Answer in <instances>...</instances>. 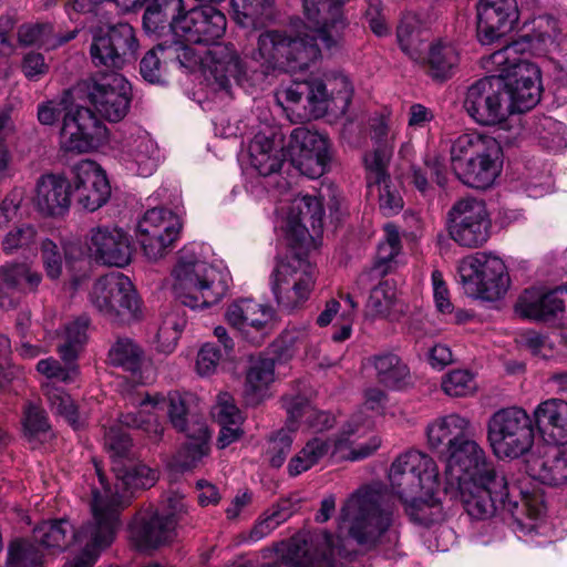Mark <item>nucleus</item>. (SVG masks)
<instances>
[{
    "label": "nucleus",
    "mask_w": 567,
    "mask_h": 567,
    "mask_svg": "<svg viewBox=\"0 0 567 567\" xmlns=\"http://www.w3.org/2000/svg\"><path fill=\"white\" fill-rule=\"evenodd\" d=\"M347 0H303L306 29L296 34L266 30L257 38L250 58L264 73L296 72L307 69L320 56L319 39L326 49L337 48L347 25L341 7Z\"/></svg>",
    "instance_id": "nucleus-1"
},
{
    "label": "nucleus",
    "mask_w": 567,
    "mask_h": 567,
    "mask_svg": "<svg viewBox=\"0 0 567 567\" xmlns=\"http://www.w3.org/2000/svg\"><path fill=\"white\" fill-rule=\"evenodd\" d=\"M370 364L375 370L378 381L389 389H402L410 383L408 365L394 353L385 352L371 357Z\"/></svg>",
    "instance_id": "nucleus-46"
},
{
    "label": "nucleus",
    "mask_w": 567,
    "mask_h": 567,
    "mask_svg": "<svg viewBox=\"0 0 567 567\" xmlns=\"http://www.w3.org/2000/svg\"><path fill=\"white\" fill-rule=\"evenodd\" d=\"M293 513L292 503L289 499H284L270 512L265 515L254 525L250 530L249 538L252 542H258L268 536L280 524L286 522Z\"/></svg>",
    "instance_id": "nucleus-59"
},
{
    "label": "nucleus",
    "mask_w": 567,
    "mask_h": 567,
    "mask_svg": "<svg viewBox=\"0 0 567 567\" xmlns=\"http://www.w3.org/2000/svg\"><path fill=\"white\" fill-rule=\"evenodd\" d=\"M534 419L520 406L512 405L494 412L487 421V441L499 460H517L534 445Z\"/></svg>",
    "instance_id": "nucleus-8"
},
{
    "label": "nucleus",
    "mask_w": 567,
    "mask_h": 567,
    "mask_svg": "<svg viewBox=\"0 0 567 567\" xmlns=\"http://www.w3.org/2000/svg\"><path fill=\"white\" fill-rule=\"evenodd\" d=\"M22 434L31 449H39L54 437L48 414L40 405L28 402L23 408Z\"/></svg>",
    "instance_id": "nucleus-45"
},
{
    "label": "nucleus",
    "mask_w": 567,
    "mask_h": 567,
    "mask_svg": "<svg viewBox=\"0 0 567 567\" xmlns=\"http://www.w3.org/2000/svg\"><path fill=\"white\" fill-rule=\"evenodd\" d=\"M457 272L462 284L509 282L505 262L497 256L476 252L460 260Z\"/></svg>",
    "instance_id": "nucleus-33"
},
{
    "label": "nucleus",
    "mask_w": 567,
    "mask_h": 567,
    "mask_svg": "<svg viewBox=\"0 0 567 567\" xmlns=\"http://www.w3.org/2000/svg\"><path fill=\"white\" fill-rule=\"evenodd\" d=\"M185 326V315L181 309L173 308L163 311L154 341L156 350L163 353H172Z\"/></svg>",
    "instance_id": "nucleus-51"
},
{
    "label": "nucleus",
    "mask_w": 567,
    "mask_h": 567,
    "mask_svg": "<svg viewBox=\"0 0 567 567\" xmlns=\"http://www.w3.org/2000/svg\"><path fill=\"white\" fill-rule=\"evenodd\" d=\"M250 165L262 176L277 173L284 163V146L275 135L257 133L249 144Z\"/></svg>",
    "instance_id": "nucleus-40"
},
{
    "label": "nucleus",
    "mask_w": 567,
    "mask_h": 567,
    "mask_svg": "<svg viewBox=\"0 0 567 567\" xmlns=\"http://www.w3.org/2000/svg\"><path fill=\"white\" fill-rule=\"evenodd\" d=\"M92 306L109 321L130 323L142 316V299L134 286H92Z\"/></svg>",
    "instance_id": "nucleus-23"
},
{
    "label": "nucleus",
    "mask_w": 567,
    "mask_h": 567,
    "mask_svg": "<svg viewBox=\"0 0 567 567\" xmlns=\"http://www.w3.org/2000/svg\"><path fill=\"white\" fill-rule=\"evenodd\" d=\"M312 543L316 548L310 553L303 537H292L287 545L284 559L298 567H333L334 558L343 553L341 539L327 530L317 534Z\"/></svg>",
    "instance_id": "nucleus-26"
},
{
    "label": "nucleus",
    "mask_w": 567,
    "mask_h": 567,
    "mask_svg": "<svg viewBox=\"0 0 567 567\" xmlns=\"http://www.w3.org/2000/svg\"><path fill=\"white\" fill-rule=\"evenodd\" d=\"M80 528L75 529L66 518L43 520L33 529V540L52 554L63 553L78 542Z\"/></svg>",
    "instance_id": "nucleus-39"
},
{
    "label": "nucleus",
    "mask_w": 567,
    "mask_h": 567,
    "mask_svg": "<svg viewBox=\"0 0 567 567\" xmlns=\"http://www.w3.org/2000/svg\"><path fill=\"white\" fill-rule=\"evenodd\" d=\"M37 229L30 224H23L9 230L1 241L2 251L12 255L19 250L29 249L37 239Z\"/></svg>",
    "instance_id": "nucleus-63"
},
{
    "label": "nucleus",
    "mask_w": 567,
    "mask_h": 567,
    "mask_svg": "<svg viewBox=\"0 0 567 567\" xmlns=\"http://www.w3.org/2000/svg\"><path fill=\"white\" fill-rule=\"evenodd\" d=\"M212 414L220 425L218 435V446L220 449H225L240 437L243 434L240 429L243 415L229 393L223 392L218 394Z\"/></svg>",
    "instance_id": "nucleus-42"
},
{
    "label": "nucleus",
    "mask_w": 567,
    "mask_h": 567,
    "mask_svg": "<svg viewBox=\"0 0 567 567\" xmlns=\"http://www.w3.org/2000/svg\"><path fill=\"white\" fill-rule=\"evenodd\" d=\"M71 172V188L82 208L95 212L107 203L111 186L105 172L96 162L82 159L72 166Z\"/></svg>",
    "instance_id": "nucleus-24"
},
{
    "label": "nucleus",
    "mask_w": 567,
    "mask_h": 567,
    "mask_svg": "<svg viewBox=\"0 0 567 567\" xmlns=\"http://www.w3.org/2000/svg\"><path fill=\"white\" fill-rule=\"evenodd\" d=\"M534 476L543 484L559 486L567 483V458L555 454L551 458L537 461Z\"/></svg>",
    "instance_id": "nucleus-60"
},
{
    "label": "nucleus",
    "mask_w": 567,
    "mask_h": 567,
    "mask_svg": "<svg viewBox=\"0 0 567 567\" xmlns=\"http://www.w3.org/2000/svg\"><path fill=\"white\" fill-rule=\"evenodd\" d=\"M472 422L457 413H451L433 420L426 426L429 447L442 457L462 440L471 434Z\"/></svg>",
    "instance_id": "nucleus-34"
},
{
    "label": "nucleus",
    "mask_w": 567,
    "mask_h": 567,
    "mask_svg": "<svg viewBox=\"0 0 567 567\" xmlns=\"http://www.w3.org/2000/svg\"><path fill=\"white\" fill-rule=\"evenodd\" d=\"M372 426L370 416H364L359 411L347 422L339 435L332 441L327 437L316 436L310 439L305 446L290 460L288 473L298 476L319 464L329 454H334L343 449H349L348 458L358 461L370 456L380 445L378 436H371L364 443L357 441Z\"/></svg>",
    "instance_id": "nucleus-6"
},
{
    "label": "nucleus",
    "mask_w": 567,
    "mask_h": 567,
    "mask_svg": "<svg viewBox=\"0 0 567 567\" xmlns=\"http://www.w3.org/2000/svg\"><path fill=\"white\" fill-rule=\"evenodd\" d=\"M7 563L9 567H42L43 555L34 544L16 540L9 547Z\"/></svg>",
    "instance_id": "nucleus-61"
},
{
    "label": "nucleus",
    "mask_w": 567,
    "mask_h": 567,
    "mask_svg": "<svg viewBox=\"0 0 567 567\" xmlns=\"http://www.w3.org/2000/svg\"><path fill=\"white\" fill-rule=\"evenodd\" d=\"M476 9L477 33L484 44L504 35L518 19L515 0H480Z\"/></svg>",
    "instance_id": "nucleus-29"
},
{
    "label": "nucleus",
    "mask_w": 567,
    "mask_h": 567,
    "mask_svg": "<svg viewBox=\"0 0 567 567\" xmlns=\"http://www.w3.org/2000/svg\"><path fill=\"white\" fill-rule=\"evenodd\" d=\"M101 487L92 491L90 502L92 519L80 527V536L74 546L80 553L69 559L63 567H93L101 553L114 540L120 525V513L125 501L113 494L101 476Z\"/></svg>",
    "instance_id": "nucleus-4"
},
{
    "label": "nucleus",
    "mask_w": 567,
    "mask_h": 567,
    "mask_svg": "<svg viewBox=\"0 0 567 567\" xmlns=\"http://www.w3.org/2000/svg\"><path fill=\"white\" fill-rule=\"evenodd\" d=\"M91 320L82 315L68 322L61 334V343L58 346V352L65 363H74L87 342V329Z\"/></svg>",
    "instance_id": "nucleus-49"
},
{
    "label": "nucleus",
    "mask_w": 567,
    "mask_h": 567,
    "mask_svg": "<svg viewBox=\"0 0 567 567\" xmlns=\"http://www.w3.org/2000/svg\"><path fill=\"white\" fill-rule=\"evenodd\" d=\"M107 137L106 126L84 106L65 112L60 130V147L66 153H89L100 147Z\"/></svg>",
    "instance_id": "nucleus-18"
},
{
    "label": "nucleus",
    "mask_w": 567,
    "mask_h": 567,
    "mask_svg": "<svg viewBox=\"0 0 567 567\" xmlns=\"http://www.w3.org/2000/svg\"><path fill=\"white\" fill-rule=\"evenodd\" d=\"M392 514V506L382 493L360 488L343 504L340 519L349 524V534L360 546L386 550L399 539L396 530L391 528Z\"/></svg>",
    "instance_id": "nucleus-3"
},
{
    "label": "nucleus",
    "mask_w": 567,
    "mask_h": 567,
    "mask_svg": "<svg viewBox=\"0 0 567 567\" xmlns=\"http://www.w3.org/2000/svg\"><path fill=\"white\" fill-rule=\"evenodd\" d=\"M306 83L308 87L306 92V100L309 107L308 116L315 118L321 117L327 113L329 104L332 101L327 91V85H324L321 79L306 81Z\"/></svg>",
    "instance_id": "nucleus-64"
},
{
    "label": "nucleus",
    "mask_w": 567,
    "mask_h": 567,
    "mask_svg": "<svg viewBox=\"0 0 567 567\" xmlns=\"http://www.w3.org/2000/svg\"><path fill=\"white\" fill-rule=\"evenodd\" d=\"M389 159V152L384 150H378L364 156L367 183L371 190L377 187L380 210L384 216L395 215L403 208L401 195L389 184V175L386 173Z\"/></svg>",
    "instance_id": "nucleus-31"
},
{
    "label": "nucleus",
    "mask_w": 567,
    "mask_h": 567,
    "mask_svg": "<svg viewBox=\"0 0 567 567\" xmlns=\"http://www.w3.org/2000/svg\"><path fill=\"white\" fill-rule=\"evenodd\" d=\"M192 396L178 391L169 392L167 396L146 395L140 402V410L122 414L120 423L126 427L142 429L148 436L158 439L163 434V426L153 412L166 408L168 419L178 432L186 433L192 430V422L188 421V404Z\"/></svg>",
    "instance_id": "nucleus-12"
},
{
    "label": "nucleus",
    "mask_w": 567,
    "mask_h": 567,
    "mask_svg": "<svg viewBox=\"0 0 567 567\" xmlns=\"http://www.w3.org/2000/svg\"><path fill=\"white\" fill-rule=\"evenodd\" d=\"M183 0H153L143 14L146 33L161 37L166 31L173 34V22L184 12Z\"/></svg>",
    "instance_id": "nucleus-43"
},
{
    "label": "nucleus",
    "mask_w": 567,
    "mask_h": 567,
    "mask_svg": "<svg viewBox=\"0 0 567 567\" xmlns=\"http://www.w3.org/2000/svg\"><path fill=\"white\" fill-rule=\"evenodd\" d=\"M187 43L178 38H174L171 43H158L164 62L187 71L202 64L206 78H213L220 89H227L230 80L239 84L246 78L245 65L233 44H216L208 51L206 60L202 61Z\"/></svg>",
    "instance_id": "nucleus-7"
},
{
    "label": "nucleus",
    "mask_w": 567,
    "mask_h": 567,
    "mask_svg": "<svg viewBox=\"0 0 567 567\" xmlns=\"http://www.w3.org/2000/svg\"><path fill=\"white\" fill-rule=\"evenodd\" d=\"M90 55L95 66L107 69H122L124 65L120 54L115 52L112 40L103 29L94 31L90 47Z\"/></svg>",
    "instance_id": "nucleus-57"
},
{
    "label": "nucleus",
    "mask_w": 567,
    "mask_h": 567,
    "mask_svg": "<svg viewBox=\"0 0 567 567\" xmlns=\"http://www.w3.org/2000/svg\"><path fill=\"white\" fill-rule=\"evenodd\" d=\"M71 189L68 178L54 174L44 175L37 183L34 204L45 215H61L70 207Z\"/></svg>",
    "instance_id": "nucleus-36"
},
{
    "label": "nucleus",
    "mask_w": 567,
    "mask_h": 567,
    "mask_svg": "<svg viewBox=\"0 0 567 567\" xmlns=\"http://www.w3.org/2000/svg\"><path fill=\"white\" fill-rule=\"evenodd\" d=\"M105 33L112 40L115 52L120 54L123 65L135 59L138 41L132 25L128 23H117L110 27Z\"/></svg>",
    "instance_id": "nucleus-58"
},
{
    "label": "nucleus",
    "mask_w": 567,
    "mask_h": 567,
    "mask_svg": "<svg viewBox=\"0 0 567 567\" xmlns=\"http://www.w3.org/2000/svg\"><path fill=\"white\" fill-rule=\"evenodd\" d=\"M454 488L460 492L466 513L474 519H487L498 508L506 509L512 515H516L519 509L518 503L511 499L504 473L481 481H470Z\"/></svg>",
    "instance_id": "nucleus-13"
},
{
    "label": "nucleus",
    "mask_w": 567,
    "mask_h": 567,
    "mask_svg": "<svg viewBox=\"0 0 567 567\" xmlns=\"http://www.w3.org/2000/svg\"><path fill=\"white\" fill-rule=\"evenodd\" d=\"M474 374L464 369L449 372L442 379V390L449 396H467L476 391Z\"/></svg>",
    "instance_id": "nucleus-62"
},
{
    "label": "nucleus",
    "mask_w": 567,
    "mask_h": 567,
    "mask_svg": "<svg viewBox=\"0 0 567 567\" xmlns=\"http://www.w3.org/2000/svg\"><path fill=\"white\" fill-rule=\"evenodd\" d=\"M227 19L213 6H199L185 11L173 22V38L192 44L213 45L225 34Z\"/></svg>",
    "instance_id": "nucleus-20"
},
{
    "label": "nucleus",
    "mask_w": 567,
    "mask_h": 567,
    "mask_svg": "<svg viewBox=\"0 0 567 567\" xmlns=\"http://www.w3.org/2000/svg\"><path fill=\"white\" fill-rule=\"evenodd\" d=\"M284 406L288 414V422L295 429L297 422H305L310 429L321 432L332 427L334 417L328 412L315 409L303 396H285Z\"/></svg>",
    "instance_id": "nucleus-44"
},
{
    "label": "nucleus",
    "mask_w": 567,
    "mask_h": 567,
    "mask_svg": "<svg viewBox=\"0 0 567 567\" xmlns=\"http://www.w3.org/2000/svg\"><path fill=\"white\" fill-rule=\"evenodd\" d=\"M384 230L385 240L379 245L377 259L367 272L371 281H380L396 268L395 258L401 250L399 231L393 224H386Z\"/></svg>",
    "instance_id": "nucleus-47"
},
{
    "label": "nucleus",
    "mask_w": 567,
    "mask_h": 567,
    "mask_svg": "<svg viewBox=\"0 0 567 567\" xmlns=\"http://www.w3.org/2000/svg\"><path fill=\"white\" fill-rule=\"evenodd\" d=\"M86 246L90 256L102 265L124 267L131 261L130 237L118 227L97 226L92 228Z\"/></svg>",
    "instance_id": "nucleus-27"
},
{
    "label": "nucleus",
    "mask_w": 567,
    "mask_h": 567,
    "mask_svg": "<svg viewBox=\"0 0 567 567\" xmlns=\"http://www.w3.org/2000/svg\"><path fill=\"white\" fill-rule=\"evenodd\" d=\"M44 394L48 399L51 411L65 419V421L74 429L79 430L84 425V417L78 411L73 399L60 388H55L51 383L43 384Z\"/></svg>",
    "instance_id": "nucleus-54"
},
{
    "label": "nucleus",
    "mask_w": 567,
    "mask_h": 567,
    "mask_svg": "<svg viewBox=\"0 0 567 567\" xmlns=\"http://www.w3.org/2000/svg\"><path fill=\"white\" fill-rule=\"evenodd\" d=\"M278 227L285 243L301 249L316 248L315 237L322 231L324 210L321 200L311 195H298L277 208Z\"/></svg>",
    "instance_id": "nucleus-10"
},
{
    "label": "nucleus",
    "mask_w": 567,
    "mask_h": 567,
    "mask_svg": "<svg viewBox=\"0 0 567 567\" xmlns=\"http://www.w3.org/2000/svg\"><path fill=\"white\" fill-rule=\"evenodd\" d=\"M450 154L457 179L473 188H488L503 168V152L497 140L475 131L457 136Z\"/></svg>",
    "instance_id": "nucleus-5"
},
{
    "label": "nucleus",
    "mask_w": 567,
    "mask_h": 567,
    "mask_svg": "<svg viewBox=\"0 0 567 567\" xmlns=\"http://www.w3.org/2000/svg\"><path fill=\"white\" fill-rule=\"evenodd\" d=\"M437 477L439 470L433 458L417 450L398 455L388 473L391 492L404 504H414L423 491L432 492Z\"/></svg>",
    "instance_id": "nucleus-11"
},
{
    "label": "nucleus",
    "mask_w": 567,
    "mask_h": 567,
    "mask_svg": "<svg viewBox=\"0 0 567 567\" xmlns=\"http://www.w3.org/2000/svg\"><path fill=\"white\" fill-rule=\"evenodd\" d=\"M492 220L483 200L466 197L457 200L449 212V234L460 246L476 248L491 236Z\"/></svg>",
    "instance_id": "nucleus-15"
},
{
    "label": "nucleus",
    "mask_w": 567,
    "mask_h": 567,
    "mask_svg": "<svg viewBox=\"0 0 567 567\" xmlns=\"http://www.w3.org/2000/svg\"><path fill=\"white\" fill-rule=\"evenodd\" d=\"M182 224L179 217L163 207L148 209L137 224V240L151 260L163 257L177 239Z\"/></svg>",
    "instance_id": "nucleus-22"
},
{
    "label": "nucleus",
    "mask_w": 567,
    "mask_h": 567,
    "mask_svg": "<svg viewBox=\"0 0 567 567\" xmlns=\"http://www.w3.org/2000/svg\"><path fill=\"white\" fill-rule=\"evenodd\" d=\"M289 155L291 164L305 176H322L331 161L328 138L306 127H296L290 134Z\"/></svg>",
    "instance_id": "nucleus-21"
},
{
    "label": "nucleus",
    "mask_w": 567,
    "mask_h": 567,
    "mask_svg": "<svg viewBox=\"0 0 567 567\" xmlns=\"http://www.w3.org/2000/svg\"><path fill=\"white\" fill-rule=\"evenodd\" d=\"M199 247L186 246L177 254L171 270L172 278L179 284H227L231 275L227 267L218 261L208 265L200 256Z\"/></svg>",
    "instance_id": "nucleus-25"
},
{
    "label": "nucleus",
    "mask_w": 567,
    "mask_h": 567,
    "mask_svg": "<svg viewBox=\"0 0 567 567\" xmlns=\"http://www.w3.org/2000/svg\"><path fill=\"white\" fill-rule=\"evenodd\" d=\"M109 359L113 365L135 372L142 365L144 352L134 340L122 337L117 338L111 347Z\"/></svg>",
    "instance_id": "nucleus-56"
},
{
    "label": "nucleus",
    "mask_w": 567,
    "mask_h": 567,
    "mask_svg": "<svg viewBox=\"0 0 567 567\" xmlns=\"http://www.w3.org/2000/svg\"><path fill=\"white\" fill-rule=\"evenodd\" d=\"M515 311L523 318L567 328V286L547 290L530 286L517 299Z\"/></svg>",
    "instance_id": "nucleus-19"
},
{
    "label": "nucleus",
    "mask_w": 567,
    "mask_h": 567,
    "mask_svg": "<svg viewBox=\"0 0 567 567\" xmlns=\"http://www.w3.org/2000/svg\"><path fill=\"white\" fill-rule=\"evenodd\" d=\"M104 444L112 458V471L116 477V484L113 487L106 480L105 475L96 466L97 485L101 487V476L110 486L113 494H117L125 501V507L130 503L127 493L133 494L137 489L151 487L155 484L156 473L144 464L134 463L127 457L131 449V439L126 432L120 427H110L104 435Z\"/></svg>",
    "instance_id": "nucleus-9"
},
{
    "label": "nucleus",
    "mask_w": 567,
    "mask_h": 567,
    "mask_svg": "<svg viewBox=\"0 0 567 567\" xmlns=\"http://www.w3.org/2000/svg\"><path fill=\"white\" fill-rule=\"evenodd\" d=\"M228 323L246 338L256 333L264 338L277 327L276 311L268 305L252 299H240L230 305L226 312Z\"/></svg>",
    "instance_id": "nucleus-28"
},
{
    "label": "nucleus",
    "mask_w": 567,
    "mask_h": 567,
    "mask_svg": "<svg viewBox=\"0 0 567 567\" xmlns=\"http://www.w3.org/2000/svg\"><path fill=\"white\" fill-rule=\"evenodd\" d=\"M78 31H69L64 35L53 34V28L50 24H25L18 31V38L23 45H41L48 49L60 47L76 37Z\"/></svg>",
    "instance_id": "nucleus-53"
},
{
    "label": "nucleus",
    "mask_w": 567,
    "mask_h": 567,
    "mask_svg": "<svg viewBox=\"0 0 567 567\" xmlns=\"http://www.w3.org/2000/svg\"><path fill=\"white\" fill-rule=\"evenodd\" d=\"M186 442L177 451L174 462L183 471L196 467L209 454L210 433L205 422L194 420L192 430L185 433Z\"/></svg>",
    "instance_id": "nucleus-41"
},
{
    "label": "nucleus",
    "mask_w": 567,
    "mask_h": 567,
    "mask_svg": "<svg viewBox=\"0 0 567 567\" xmlns=\"http://www.w3.org/2000/svg\"><path fill=\"white\" fill-rule=\"evenodd\" d=\"M504 85V80L497 73H491L467 89L464 107L476 123L495 125L511 114L503 92Z\"/></svg>",
    "instance_id": "nucleus-17"
},
{
    "label": "nucleus",
    "mask_w": 567,
    "mask_h": 567,
    "mask_svg": "<svg viewBox=\"0 0 567 567\" xmlns=\"http://www.w3.org/2000/svg\"><path fill=\"white\" fill-rule=\"evenodd\" d=\"M538 431L556 445L567 444V401L551 398L540 402L533 412Z\"/></svg>",
    "instance_id": "nucleus-35"
},
{
    "label": "nucleus",
    "mask_w": 567,
    "mask_h": 567,
    "mask_svg": "<svg viewBox=\"0 0 567 567\" xmlns=\"http://www.w3.org/2000/svg\"><path fill=\"white\" fill-rule=\"evenodd\" d=\"M441 458L445 463L444 475L451 487L502 473L487 458L484 449L470 435L444 453Z\"/></svg>",
    "instance_id": "nucleus-16"
},
{
    "label": "nucleus",
    "mask_w": 567,
    "mask_h": 567,
    "mask_svg": "<svg viewBox=\"0 0 567 567\" xmlns=\"http://www.w3.org/2000/svg\"><path fill=\"white\" fill-rule=\"evenodd\" d=\"M275 367L272 358H249L244 384V396L248 404L257 405L270 396L269 388L276 379Z\"/></svg>",
    "instance_id": "nucleus-37"
},
{
    "label": "nucleus",
    "mask_w": 567,
    "mask_h": 567,
    "mask_svg": "<svg viewBox=\"0 0 567 567\" xmlns=\"http://www.w3.org/2000/svg\"><path fill=\"white\" fill-rule=\"evenodd\" d=\"M231 8L243 28L258 29L275 19L272 0H231Z\"/></svg>",
    "instance_id": "nucleus-48"
},
{
    "label": "nucleus",
    "mask_w": 567,
    "mask_h": 567,
    "mask_svg": "<svg viewBox=\"0 0 567 567\" xmlns=\"http://www.w3.org/2000/svg\"><path fill=\"white\" fill-rule=\"evenodd\" d=\"M89 102L110 122L123 120L131 105L132 87L117 72L101 73L82 82Z\"/></svg>",
    "instance_id": "nucleus-14"
},
{
    "label": "nucleus",
    "mask_w": 567,
    "mask_h": 567,
    "mask_svg": "<svg viewBox=\"0 0 567 567\" xmlns=\"http://www.w3.org/2000/svg\"><path fill=\"white\" fill-rule=\"evenodd\" d=\"M458 63V52L451 42L439 41L431 45L427 56L430 74L445 79Z\"/></svg>",
    "instance_id": "nucleus-55"
},
{
    "label": "nucleus",
    "mask_w": 567,
    "mask_h": 567,
    "mask_svg": "<svg viewBox=\"0 0 567 567\" xmlns=\"http://www.w3.org/2000/svg\"><path fill=\"white\" fill-rule=\"evenodd\" d=\"M532 130L544 148L561 152L567 147V127L563 122L543 115L535 118Z\"/></svg>",
    "instance_id": "nucleus-52"
},
{
    "label": "nucleus",
    "mask_w": 567,
    "mask_h": 567,
    "mask_svg": "<svg viewBox=\"0 0 567 567\" xmlns=\"http://www.w3.org/2000/svg\"><path fill=\"white\" fill-rule=\"evenodd\" d=\"M226 286H172V295L192 309H204L218 303L226 296Z\"/></svg>",
    "instance_id": "nucleus-50"
},
{
    "label": "nucleus",
    "mask_w": 567,
    "mask_h": 567,
    "mask_svg": "<svg viewBox=\"0 0 567 567\" xmlns=\"http://www.w3.org/2000/svg\"><path fill=\"white\" fill-rule=\"evenodd\" d=\"M536 30L524 34L482 59L487 73H497L504 80V96L508 101L509 113H523L533 109L540 100L539 68L524 58L525 52L542 55L558 49L556 19L539 17Z\"/></svg>",
    "instance_id": "nucleus-2"
},
{
    "label": "nucleus",
    "mask_w": 567,
    "mask_h": 567,
    "mask_svg": "<svg viewBox=\"0 0 567 567\" xmlns=\"http://www.w3.org/2000/svg\"><path fill=\"white\" fill-rule=\"evenodd\" d=\"M288 249L279 256L271 272L274 284H309L316 281L315 267L306 259L311 249H301L286 243Z\"/></svg>",
    "instance_id": "nucleus-38"
},
{
    "label": "nucleus",
    "mask_w": 567,
    "mask_h": 567,
    "mask_svg": "<svg viewBox=\"0 0 567 567\" xmlns=\"http://www.w3.org/2000/svg\"><path fill=\"white\" fill-rule=\"evenodd\" d=\"M176 519L174 514H138L130 526L132 543L141 550L156 548L173 538Z\"/></svg>",
    "instance_id": "nucleus-32"
},
{
    "label": "nucleus",
    "mask_w": 567,
    "mask_h": 567,
    "mask_svg": "<svg viewBox=\"0 0 567 567\" xmlns=\"http://www.w3.org/2000/svg\"><path fill=\"white\" fill-rule=\"evenodd\" d=\"M158 159L157 144L145 131L137 130L121 142L120 161L133 175L151 176L156 171Z\"/></svg>",
    "instance_id": "nucleus-30"
}]
</instances>
